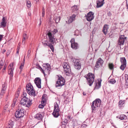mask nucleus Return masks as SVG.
<instances>
[{"mask_svg":"<svg viewBox=\"0 0 128 128\" xmlns=\"http://www.w3.org/2000/svg\"><path fill=\"white\" fill-rule=\"evenodd\" d=\"M3 36L2 35H0V42L2 40Z\"/></svg>","mask_w":128,"mask_h":128,"instance_id":"nucleus-47","label":"nucleus"},{"mask_svg":"<svg viewBox=\"0 0 128 128\" xmlns=\"http://www.w3.org/2000/svg\"><path fill=\"white\" fill-rule=\"evenodd\" d=\"M54 112L52 113V115L55 118H57L60 115L59 113L60 111L59 109L58 106L56 102L54 103Z\"/></svg>","mask_w":128,"mask_h":128,"instance_id":"nucleus-8","label":"nucleus"},{"mask_svg":"<svg viewBox=\"0 0 128 128\" xmlns=\"http://www.w3.org/2000/svg\"><path fill=\"white\" fill-rule=\"evenodd\" d=\"M104 0H98L96 2V7L98 8L102 6L104 2Z\"/></svg>","mask_w":128,"mask_h":128,"instance_id":"nucleus-18","label":"nucleus"},{"mask_svg":"<svg viewBox=\"0 0 128 128\" xmlns=\"http://www.w3.org/2000/svg\"><path fill=\"white\" fill-rule=\"evenodd\" d=\"M6 66H4L3 69L2 70V72H5V71L6 70Z\"/></svg>","mask_w":128,"mask_h":128,"instance_id":"nucleus-45","label":"nucleus"},{"mask_svg":"<svg viewBox=\"0 0 128 128\" xmlns=\"http://www.w3.org/2000/svg\"><path fill=\"white\" fill-rule=\"evenodd\" d=\"M26 93H24V92L23 93V95H24V97H26Z\"/></svg>","mask_w":128,"mask_h":128,"instance_id":"nucleus-49","label":"nucleus"},{"mask_svg":"<svg viewBox=\"0 0 128 128\" xmlns=\"http://www.w3.org/2000/svg\"><path fill=\"white\" fill-rule=\"evenodd\" d=\"M124 101L120 100L118 102L119 106L120 107H122L124 104Z\"/></svg>","mask_w":128,"mask_h":128,"instance_id":"nucleus-30","label":"nucleus"},{"mask_svg":"<svg viewBox=\"0 0 128 128\" xmlns=\"http://www.w3.org/2000/svg\"><path fill=\"white\" fill-rule=\"evenodd\" d=\"M6 51V50L5 49H4L3 50L2 53L4 54L5 52Z\"/></svg>","mask_w":128,"mask_h":128,"instance_id":"nucleus-53","label":"nucleus"},{"mask_svg":"<svg viewBox=\"0 0 128 128\" xmlns=\"http://www.w3.org/2000/svg\"><path fill=\"white\" fill-rule=\"evenodd\" d=\"M18 48H17V49H18H18H19L20 48L19 47H18Z\"/></svg>","mask_w":128,"mask_h":128,"instance_id":"nucleus-59","label":"nucleus"},{"mask_svg":"<svg viewBox=\"0 0 128 128\" xmlns=\"http://www.w3.org/2000/svg\"><path fill=\"white\" fill-rule=\"evenodd\" d=\"M62 127H64L67 124V120H66L64 122H62Z\"/></svg>","mask_w":128,"mask_h":128,"instance_id":"nucleus-36","label":"nucleus"},{"mask_svg":"<svg viewBox=\"0 0 128 128\" xmlns=\"http://www.w3.org/2000/svg\"><path fill=\"white\" fill-rule=\"evenodd\" d=\"M126 38L124 36H121L118 40V44L120 46L124 45L125 40H126Z\"/></svg>","mask_w":128,"mask_h":128,"instance_id":"nucleus-14","label":"nucleus"},{"mask_svg":"<svg viewBox=\"0 0 128 128\" xmlns=\"http://www.w3.org/2000/svg\"><path fill=\"white\" fill-rule=\"evenodd\" d=\"M57 32V30L54 29L53 31H49L47 33V35L49 39V42H51V44L56 43L57 41L56 39L54 38V35Z\"/></svg>","mask_w":128,"mask_h":128,"instance_id":"nucleus-1","label":"nucleus"},{"mask_svg":"<svg viewBox=\"0 0 128 128\" xmlns=\"http://www.w3.org/2000/svg\"><path fill=\"white\" fill-rule=\"evenodd\" d=\"M13 124V122L12 120H10L8 124L7 128H12Z\"/></svg>","mask_w":128,"mask_h":128,"instance_id":"nucleus-25","label":"nucleus"},{"mask_svg":"<svg viewBox=\"0 0 128 128\" xmlns=\"http://www.w3.org/2000/svg\"><path fill=\"white\" fill-rule=\"evenodd\" d=\"M72 9L73 11L77 10L78 9V6H74L72 7Z\"/></svg>","mask_w":128,"mask_h":128,"instance_id":"nucleus-31","label":"nucleus"},{"mask_svg":"<svg viewBox=\"0 0 128 128\" xmlns=\"http://www.w3.org/2000/svg\"><path fill=\"white\" fill-rule=\"evenodd\" d=\"M103 62H104L100 58L97 61L95 67H98V66H100L102 65V64Z\"/></svg>","mask_w":128,"mask_h":128,"instance_id":"nucleus-21","label":"nucleus"},{"mask_svg":"<svg viewBox=\"0 0 128 128\" xmlns=\"http://www.w3.org/2000/svg\"><path fill=\"white\" fill-rule=\"evenodd\" d=\"M17 52V53H18V50L17 51V52Z\"/></svg>","mask_w":128,"mask_h":128,"instance_id":"nucleus-60","label":"nucleus"},{"mask_svg":"<svg viewBox=\"0 0 128 128\" xmlns=\"http://www.w3.org/2000/svg\"><path fill=\"white\" fill-rule=\"evenodd\" d=\"M4 60L3 61L2 60L0 62V65L1 66H3V64H4Z\"/></svg>","mask_w":128,"mask_h":128,"instance_id":"nucleus-43","label":"nucleus"},{"mask_svg":"<svg viewBox=\"0 0 128 128\" xmlns=\"http://www.w3.org/2000/svg\"><path fill=\"white\" fill-rule=\"evenodd\" d=\"M46 96H47L46 94H44L43 95L42 98V101L41 102V104H40V108H43L45 105L46 102Z\"/></svg>","mask_w":128,"mask_h":128,"instance_id":"nucleus-13","label":"nucleus"},{"mask_svg":"<svg viewBox=\"0 0 128 128\" xmlns=\"http://www.w3.org/2000/svg\"><path fill=\"white\" fill-rule=\"evenodd\" d=\"M101 102V100L99 99H96L92 102L91 105L92 112L96 110L100 106Z\"/></svg>","mask_w":128,"mask_h":128,"instance_id":"nucleus-6","label":"nucleus"},{"mask_svg":"<svg viewBox=\"0 0 128 128\" xmlns=\"http://www.w3.org/2000/svg\"><path fill=\"white\" fill-rule=\"evenodd\" d=\"M5 90L2 89L0 95H4V94L5 93Z\"/></svg>","mask_w":128,"mask_h":128,"instance_id":"nucleus-42","label":"nucleus"},{"mask_svg":"<svg viewBox=\"0 0 128 128\" xmlns=\"http://www.w3.org/2000/svg\"><path fill=\"white\" fill-rule=\"evenodd\" d=\"M9 54V53L8 52H7L6 53V56H8Z\"/></svg>","mask_w":128,"mask_h":128,"instance_id":"nucleus-55","label":"nucleus"},{"mask_svg":"<svg viewBox=\"0 0 128 128\" xmlns=\"http://www.w3.org/2000/svg\"><path fill=\"white\" fill-rule=\"evenodd\" d=\"M20 104L25 106L29 107L32 104V100L26 97H23L20 101Z\"/></svg>","mask_w":128,"mask_h":128,"instance_id":"nucleus-2","label":"nucleus"},{"mask_svg":"<svg viewBox=\"0 0 128 128\" xmlns=\"http://www.w3.org/2000/svg\"><path fill=\"white\" fill-rule=\"evenodd\" d=\"M125 77L126 78V88H128V75L126 74L125 75Z\"/></svg>","mask_w":128,"mask_h":128,"instance_id":"nucleus-27","label":"nucleus"},{"mask_svg":"<svg viewBox=\"0 0 128 128\" xmlns=\"http://www.w3.org/2000/svg\"><path fill=\"white\" fill-rule=\"evenodd\" d=\"M7 64H6V63H5L4 65V66H6V67H7Z\"/></svg>","mask_w":128,"mask_h":128,"instance_id":"nucleus-56","label":"nucleus"},{"mask_svg":"<svg viewBox=\"0 0 128 128\" xmlns=\"http://www.w3.org/2000/svg\"><path fill=\"white\" fill-rule=\"evenodd\" d=\"M44 8H43L42 9V16L43 17L44 16Z\"/></svg>","mask_w":128,"mask_h":128,"instance_id":"nucleus-44","label":"nucleus"},{"mask_svg":"<svg viewBox=\"0 0 128 128\" xmlns=\"http://www.w3.org/2000/svg\"><path fill=\"white\" fill-rule=\"evenodd\" d=\"M8 107V106L7 105H5L4 106V109L5 110H7Z\"/></svg>","mask_w":128,"mask_h":128,"instance_id":"nucleus-46","label":"nucleus"},{"mask_svg":"<svg viewBox=\"0 0 128 128\" xmlns=\"http://www.w3.org/2000/svg\"><path fill=\"white\" fill-rule=\"evenodd\" d=\"M74 68L78 70L81 68V64L80 62L78 60H74L73 61Z\"/></svg>","mask_w":128,"mask_h":128,"instance_id":"nucleus-12","label":"nucleus"},{"mask_svg":"<svg viewBox=\"0 0 128 128\" xmlns=\"http://www.w3.org/2000/svg\"><path fill=\"white\" fill-rule=\"evenodd\" d=\"M22 37L23 39L22 44H24L25 43V40L27 39L28 38V37H27L26 34H23Z\"/></svg>","mask_w":128,"mask_h":128,"instance_id":"nucleus-24","label":"nucleus"},{"mask_svg":"<svg viewBox=\"0 0 128 128\" xmlns=\"http://www.w3.org/2000/svg\"><path fill=\"white\" fill-rule=\"evenodd\" d=\"M6 85L5 84H4L2 85V90H6Z\"/></svg>","mask_w":128,"mask_h":128,"instance_id":"nucleus-38","label":"nucleus"},{"mask_svg":"<svg viewBox=\"0 0 128 128\" xmlns=\"http://www.w3.org/2000/svg\"><path fill=\"white\" fill-rule=\"evenodd\" d=\"M120 62L121 64L120 67V68L123 71L126 66V60L124 57L121 58H120Z\"/></svg>","mask_w":128,"mask_h":128,"instance_id":"nucleus-10","label":"nucleus"},{"mask_svg":"<svg viewBox=\"0 0 128 128\" xmlns=\"http://www.w3.org/2000/svg\"><path fill=\"white\" fill-rule=\"evenodd\" d=\"M34 81L36 86L38 88H40V78H36L34 79Z\"/></svg>","mask_w":128,"mask_h":128,"instance_id":"nucleus-19","label":"nucleus"},{"mask_svg":"<svg viewBox=\"0 0 128 128\" xmlns=\"http://www.w3.org/2000/svg\"><path fill=\"white\" fill-rule=\"evenodd\" d=\"M8 68L9 70L8 74H10L12 76L13 71L14 69V68L13 67V64H10Z\"/></svg>","mask_w":128,"mask_h":128,"instance_id":"nucleus-17","label":"nucleus"},{"mask_svg":"<svg viewBox=\"0 0 128 128\" xmlns=\"http://www.w3.org/2000/svg\"><path fill=\"white\" fill-rule=\"evenodd\" d=\"M108 66L110 69L112 70L114 68V65L112 63H109L108 64Z\"/></svg>","mask_w":128,"mask_h":128,"instance_id":"nucleus-34","label":"nucleus"},{"mask_svg":"<svg viewBox=\"0 0 128 128\" xmlns=\"http://www.w3.org/2000/svg\"><path fill=\"white\" fill-rule=\"evenodd\" d=\"M25 110L22 108L19 109L15 113V116L16 118H19L22 117L24 115V112Z\"/></svg>","mask_w":128,"mask_h":128,"instance_id":"nucleus-9","label":"nucleus"},{"mask_svg":"<svg viewBox=\"0 0 128 128\" xmlns=\"http://www.w3.org/2000/svg\"><path fill=\"white\" fill-rule=\"evenodd\" d=\"M64 72L66 73L70 74L71 72L70 67L67 63L64 62L62 64Z\"/></svg>","mask_w":128,"mask_h":128,"instance_id":"nucleus-11","label":"nucleus"},{"mask_svg":"<svg viewBox=\"0 0 128 128\" xmlns=\"http://www.w3.org/2000/svg\"><path fill=\"white\" fill-rule=\"evenodd\" d=\"M26 91L29 95L33 96H35L34 90V89L33 86L30 83L26 84Z\"/></svg>","mask_w":128,"mask_h":128,"instance_id":"nucleus-5","label":"nucleus"},{"mask_svg":"<svg viewBox=\"0 0 128 128\" xmlns=\"http://www.w3.org/2000/svg\"><path fill=\"white\" fill-rule=\"evenodd\" d=\"M7 22V17L6 16L3 17L0 23V27L4 28L6 26Z\"/></svg>","mask_w":128,"mask_h":128,"instance_id":"nucleus-16","label":"nucleus"},{"mask_svg":"<svg viewBox=\"0 0 128 128\" xmlns=\"http://www.w3.org/2000/svg\"><path fill=\"white\" fill-rule=\"evenodd\" d=\"M18 101L17 100V99L16 98L14 99V100L13 103L12 104V107H14L15 104H17Z\"/></svg>","mask_w":128,"mask_h":128,"instance_id":"nucleus-32","label":"nucleus"},{"mask_svg":"<svg viewBox=\"0 0 128 128\" xmlns=\"http://www.w3.org/2000/svg\"><path fill=\"white\" fill-rule=\"evenodd\" d=\"M35 118L38 120H40V114L39 113L36 114L34 116Z\"/></svg>","mask_w":128,"mask_h":128,"instance_id":"nucleus-33","label":"nucleus"},{"mask_svg":"<svg viewBox=\"0 0 128 128\" xmlns=\"http://www.w3.org/2000/svg\"><path fill=\"white\" fill-rule=\"evenodd\" d=\"M42 66L43 69L40 67V71L43 73L45 76V72L48 73L49 72L50 68V66L48 63L44 64Z\"/></svg>","mask_w":128,"mask_h":128,"instance_id":"nucleus-7","label":"nucleus"},{"mask_svg":"<svg viewBox=\"0 0 128 128\" xmlns=\"http://www.w3.org/2000/svg\"><path fill=\"white\" fill-rule=\"evenodd\" d=\"M38 48L37 49L36 51L38 50Z\"/></svg>","mask_w":128,"mask_h":128,"instance_id":"nucleus-62","label":"nucleus"},{"mask_svg":"<svg viewBox=\"0 0 128 128\" xmlns=\"http://www.w3.org/2000/svg\"><path fill=\"white\" fill-rule=\"evenodd\" d=\"M68 118L70 120V119H71L70 117V116H68Z\"/></svg>","mask_w":128,"mask_h":128,"instance_id":"nucleus-54","label":"nucleus"},{"mask_svg":"<svg viewBox=\"0 0 128 128\" xmlns=\"http://www.w3.org/2000/svg\"><path fill=\"white\" fill-rule=\"evenodd\" d=\"M100 82H98V83H96L95 88L97 89H98L100 87Z\"/></svg>","mask_w":128,"mask_h":128,"instance_id":"nucleus-28","label":"nucleus"},{"mask_svg":"<svg viewBox=\"0 0 128 128\" xmlns=\"http://www.w3.org/2000/svg\"><path fill=\"white\" fill-rule=\"evenodd\" d=\"M28 15L29 16H30L31 14H30L29 13H28Z\"/></svg>","mask_w":128,"mask_h":128,"instance_id":"nucleus-61","label":"nucleus"},{"mask_svg":"<svg viewBox=\"0 0 128 128\" xmlns=\"http://www.w3.org/2000/svg\"><path fill=\"white\" fill-rule=\"evenodd\" d=\"M20 42H19V43H18V46H20Z\"/></svg>","mask_w":128,"mask_h":128,"instance_id":"nucleus-57","label":"nucleus"},{"mask_svg":"<svg viewBox=\"0 0 128 128\" xmlns=\"http://www.w3.org/2000/svg\"><path fill=\"white\" fill-rule=\"evenodd\" d=\"M116 82V80L114 79H112L109 81V82L112 84H114Z\"/></svg>","mask_w":128,"mask_h":128,"instance_id":"nucleus-35","label":"nucleus"},{"mask_svg":"<svg viewBox=\"0 0 128 128\" xmlns=\"http://www.w3.org/2000/svg\"><path fill=\"white\" fill-rule=\"evenodd\" d=\"M60 20V16H58L57 18H56L55 21L56 23H58Z\"/></svg>","mask_w":128,"mask_h":128,"instance_id":"nucleus-37","label":"nucleus"},{"mask_svg":"<svg viewBox=\"0 0 128 128\" xmlns=\"http://www.w3.org/2000/svg\"><path fill=\"white\" fill-rule=\"evenodd\" d=\"M24 65V63H22L20 67V68L21 70H22L23 68Z\"/></svg>","mask_w":128,"mask_h":128,"instance_id":"nucleus-41","label":"nucleus"},{"mask_svg":"<svg viewBox=\"0 0 128 128\" xmlns=\"http://www.w3.org/2000/svg\"><path fill=\"white\" fill-rule=\"evenodd\" d=\"M27 6L28 7L30 8L31 6V3L30 1H28L27 2Z\"/></svg>","mask_w":128,"mask_h":128,"instance_id":"nucleus-39","label":"nucleus"},{"mask_svg":"<svg viewBox=\"0 0 128 128\" xmlns=\"http://www.w3.org/2000/svg\"><path fill=\"white\" fill-rule=\"evenodd\" d=\"M30 52V50H28V56H29L28 57H29Z\"/></svg>","mask_w":128,"mask_h":128,"instance_id":"nucleus-50","label":"nucleus"},{"mask_svg":"<svg viewBox=\"0 0 128 128\" xmlns=\"http://www.w3.org/2000/svg\"><path fill=\"white\" fill-rule=\"evenodd\" d=\"M84 77L86 79L87 84L90 86H91L94 81V74L89 73L85 75Z\"/></svg>","mask_w":128,"mask_h":128,"instance_id":"nucleus-3","label":"nucleus"},{"mask_svg":"<svg viewBox=\"0 0 128 128\" xmlns=\"http://www.w3.org/2000/svg\"><path fill=\"white\" fill-rule=\"evenodd\" d=\"M74 45H73V46H72V44H71V47L73 49H74L76 50L78 48V44L76 43H74L73 44Z\"/></svg>","mask_w":128,"mask_h":128,"instance_id":"nucleus-26","label":"nucleus"},{"mask_svg":"<svg viewBox=\"0 0 128 128\" xmlns=\"http://www.w3.org/2000/svg\"><path fill=\"white\" fill-rule=\"evenodd\" d=\"M65 80L62 76H58V80L56 81L55 86L56 87L60 88L62 86L65 84Z\"/></svg>","mask_w":128,"mask_h":128,"instance_id":"nucleus-4","label":"nucleus"},{"mask_svg":"<svg viewBox=\"0 0 128 128\" xmlns=\"http://www.w3.org/2000/svg\"><path fill=\"white\" fill-rule=\"evenodd\" d=\"M126 117V116L124 114H122L120 116H116L117 118H118L119 119H120L121 120H123Z\"/></svg>","mask_w":128,"mask_h":128,"instance_id":"nucleus-29","label":"nucleus"},{"mask_svg":"<svg viewBox=\"0 0 128 128\" xmlns=\"http://www.w3.org/2000/svg\"><path fill=\"white\" fill-rule=\"evenodd\" d=\"M75 17L76 15H75L74 14L70 16L68 20V23H70L72 22L73 21L75 20Z\"/></svg>","mask_w":128,"mask_h":128,"instance_id":"nucleus-22","label":"nucleus"},{"mask_svg":"<svg viewBox=\"0 0 128 128\" xmlns=\"http://www.w3.org/2000/svg\"><path fill=\"white\" fill-rule=\"evenodd\" d=\"M94 13L92 12H89L86 16L87 20L88 21H90L93 20L94 18Z\"/></svg>","mask_w":128,"mask_h":128,"instance_id":"nucleus-15","label":"nucleus"},{"mask_svg":"<svg viewBox=\"0 0 128 128\" xmlns=\"http://www.w3.org/2000/svg\"><path fill=\"white\" fill-rule=\"evenodd\" d=\"M108 28V26L107 24L104 25L103 27L102 31L105 34H107V32Z\"/></svg>","mask_w":128,"mask_h":128,"instance_id":"nucleus-23","label":"nucleus"},{"mask_svg":"<svg viewBox=\"0 0 128 128\" xmlns=\"http://www.w3.org/2000/svg\"><path fill=\"white\" fill-rule=\"evenodd\" d=\"M36 66L37 68L39 69H40V66L38 64L36 65Z\"/></svg>","mask_w":128,"mask_h":128,"instance_id":"nucleus-48","label":"nucleus"},{"mask_svg":"<svg viewBox=\"0 0 128 128\" xmlns=\"http://www.w3.org/2000/svg\"><path fill=\"white\" fill-rule=\"evenodd\" d=\"M83 94L84 96H85L86 95V93L84 92H83Z\"/></svg>","mask_w":128,"mask_h":128,"instance_id":"nucleus-52","label":"nucleus"},{"mask_svg":"<svg viewBox=\"0 0 128 128\" xmlns=\"http://www.w3.org/2000/svg\"><path fill=\"white\" fill-rule=\"evenodd\" d=\"M126 0V7H127V9H128V5L127 4V0Z\"/></svg>","mask_w":128,"mask_h":128,"instance_id":"nucleus-51","label":"nucleus"},{"mask_svg":"<svg viewBox=\"0 0 128 128\" xmlns=\"http://www.w3.org/2000/svg\"><path fill=\"white\" fill-rule=\"evenodd\" d=\"M54 44H51V42H50L49 41L47 43H44V46H49L52 52H53L54 51V49L53 46Z\"/></svg>","mask_w":128,"mask_h":128,"instance_id":"nucleus-20","label":"nucleus"},{"mask_svg":"<svg viewBox=\"0 0 128 128\" xmlns=\"http://www.w3.org/2000/svg\"><path fill=\"white\" fill-rule=\"evenodd\" d=\"M38 108H40V104H39L38 106Z\"/></svg>","mask_w":128,"mask_h":128,"instance_id":"nucleus-58","label":"nucleus"},{"mask_svg":"<svg viewBox=\"0 0 128 128\" xmlns=\"http://www.w3.org/2000/svg\"><path fill=\"white\" fill-rule=\"evenodd\" d=\"M70 42L71 44H72V46H73V45H74L73 44L75 43L74 42V38H72L70 40Z\"/></svg>","mask_w":128,"mask_h":128,"instance_id":"nucleus-40","label":"nucleus"}]
</instances>
